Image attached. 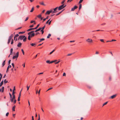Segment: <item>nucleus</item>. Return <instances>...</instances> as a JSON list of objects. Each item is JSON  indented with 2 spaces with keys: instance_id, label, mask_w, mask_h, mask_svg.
Returning <instances> with one entry per match:
<instances>
[{
  "instance_id": "nucleus-1",
  "label": "nucleus",
  "mask_w": 120,
  "mask_h": 120,
  "mask_svg": "<svg viewBox=\"0 0 120 120\" xmlns=\"http://www.w3.org/2000/svg\"><path fill=\"white\" fill-rule=\"evenodd\" d=\"M66 6V5L64 6V4H63L59 7L58 10H60L64 8Z\"/></svg>"
},
{
  "instance_id": "nucleus-2",
  "label": "nucleus",
  "mask_w": 120,
  "mask_h": 120,
  "mask_svg": "<svg viewBox=\"0 0 120 120\" xmlns=\"http://www.w3.org/2000/svg\"><path fill=\"white\" fill-rule=\"evenodd\" d=\"M19 52H16V55L12 57L13 59H15V58L17 59L19 56Z\"/></svg>"
},
{
  "instance_id": "nucleus-3",
  "label": "nucleus",
  "mask_w": 120,
  "mask_h": 120,
  "mask_svg": "<svg viewBox=\"0 0 120 120\" xmlns=\"http://www.w3.org/2000/svg\"><path fill=\"white\" fill-rule=\"evenodd\" d=\"M58 8V7H57L53 9V10L52 9H51L52 11V13H56L57 12V9Z\"/></svg>"
},
{
  "instance_id": "nucleus-4",
  "label": "nucleus",
  "mask_w": 120,
  "mask_h": 120,
  "mask_svg": "<svg viewBox=\"0 0 120 120\" xmlns=\"http://www.w3.org/2000/svg\"><path fill=\"white\" fill-rule=\"evenodd\" d=\"M25 36L20 35V36L18 38V40L20 39L21 40H22L23 38L25 37Z\"/></svg>"
},
{
  "instance_id": "nucleus-5",
  "label": "nucleus",
  "mask_w": 120,
  "mask_h": 120,
  "mask_svg": "<svg viewBox=\"0 0 120 120\" xmlns=\"http://www.w3.org/2000/svg\"><path fill=\"white\" fill-rule=\"evenodd\" d=\"M52 13V11L51 9L49 11H47L46 12L45 14L49 15L50 14V13Z\"/></svg>"
},
{
  "instance_id": "nucleus-6",
  "label": "nucleus",
  "mask_w": 120,
  "mask_h": 120,
  "mask_svg": "<svg viewBox=\"0 0 120 120\" xmlns=\"http://www.w3.org/2000/svg\"><path fill=\"white\" fill-rule=\"evenodd\" d=\"M78 7L77 6H75L74 7L72 8L71 11H74V10L77 9L78 8Z\"/></svg>"
},
{
  "instance_id": "nucleus-7",
  "label": "nucleus",
  "mask_w": 120,
  "mask_h": 120,
  "mask_svg": "<svg viewBox=\"0 0 120 120\" xmlns=\"http://www.w3.org/2000/svg\"><path fill=\"white\" fill-rule=\"evenodd\" d=\"M86 41L90 43H91L92 42L93 40L91 39L88 38L86 40Z\"/></svg>"
},
{
  "instance_id": "nucleus-8",
  "label": "nucleus",
  "mask_w": 120,
  "mask_h": 120,
  "mask_svg": "<svg viewBox=\"0 0 120 120\" xmlns=\"http://www.w3.org/2000/svg\"><path fill=\"white\" fill-rule=\"evenodd\" d=\"M116 94H115L111 96L110 98H111L112 99H113L114 98H115L116 97Z\"/></svg>"
},
{
  "instance_id": "nucleus-9",
  "label": "nucleus",
  "mask_w": 120,
  "mask_h": 120,
  "mask_svg": "<svg viewBox=\"0 0 120 120\" xmlns=\"http://www.w3.org/2000/svg\"><path fill=\"white\" fill-rule=\"evenodd\" d=\"M22 44V43L20 42L18 44L17 46L19 47H21Z\"/></svg>"
},
{
  "instance_id": "nucleus-10",
  "label": "nucleus",
  "mask_w": 120,
  "mask_h": 120,
  "mask_svg": "<svg viewBox=\"0 0 120 120\" xmlns=\"http://www.w3.org/2000/svg\"><path fill=\"white\" fill-rule=\"evenodd\" d=\"M116 40L115 39H112L111 41H106L107 42H110L113 41H116Z\"/></svg>"
},
{
  "instance_id": "nucleus-11",
  "label": "nucleus",
  "mask_w": 120,
  "mask_h": 120,
  "mask_svg": "<svg viewBox=\"0 0 120 120\" xmlns=\"http://www.w3.org/2000/svg\"><path fill=\"white\" fill-rule=\"evenodd\" d=\"M11 66L10 65H9L8 66V67L7 68V71H6L7 72V71H8V69L9 68H11Z\"/></svg>"
},
{
  "instance_id": "nucleus-12",
  "label": "nucleus",
  "mask_w": 120,
  "mask_h": 120,
  "mask_svg": "<svg viewBox=\"0 0 120 120\" xmlns=\"http://www.w3.org/2000/svg\"><path fill=\"white\" fill-rule=\"evenodd\" d=\"M11 39H12L9 38H8V42H7V43L8 44H9L10 43V41H11Z\"/></svg>"
},
{
  "instance_id": "nucleus-13",
  "label": "nucleus",
  "mask_w": 120,
  "mask_h": 120,
  "mask_svg": "<svg viewBox=\"0 0 120 120\" xmlns=\"http://www.w3.org/2000/svg\"><path fill=\"white\" fill-rule=\"evenodd\" d=\"M41 30V28H40V27L39 28L37 29L35 31H34V32H37L38 31Z\"/></svg>"
},
{
  "instance_id": "nucleus-14",
  "label": "nucleus",
  "mask_w": 120,
  "mask_h": 120,
  "mask_svg": "<svg viewBox=\"0 0 120 120\" xmlns=\"http://www.w3.org/2000/svg\"><path fill=\"white\" fill-rule=\"evenodd\" d=\"M30 45L33 46L35 47L36 45L35 43H32L30 44Z\"/></svg>"
},
{
  "instance_id": "nucleus-15",
  "label": "nucleus",
  "mask_w": 120,
  "mask_h": 120,
  "mask_svg": "<svg viewBox=\"0 0 120 120\" xmlns=\"http://www.w3.org/2000/svg\"><path fill=\"white\" fill-rule=\"evenodd\" d=\"M14 35L13 34H11V35L9 37V38L12 39V38L13 37Z\"/></svg>"
},
{
  "instance_id": "nucleus-16",
  "label": "nucleus",
  "mask_w": 120,
  "mask_h": 120,
  "mask_svg": "<svg viewBox=\"0 0 120 120\" xmlns=\"http://www.w3.org/2000/svg\"><path fill=\"white\" fill-rule=\"evenodd\" d=\"M34 32V31H31V32L28 33V35H30V34L33 33Z\"/></svg>"
},
{
  "instance_id": "nucleus-17",
  "label": "nucleus",
  "mask_w": 120,
  "mask_h": 120,
  "mask_svg": "<svg viewBox=\"0 0 120 120\" xmlns=\"http://www.w3.org/2000/svg\"><path fill=\"white\" fill-rule=\"evenodd\" d=\"M35 35V34L34 33H33L30 34V36L31 37H34V36Z\"/></svg>"
},
{
  "instance_id": "nucleus-18",
  "label": "nucleus",
  "mask_w": 120,
  "mask_h": 120,
  "mask_svg": "<svg viewBox=\"0 0 120 120\" xmlns=\"http://www.w3.org/2000/svg\"><path fill=\"white\" fill-rule=\"evenodd\" d=\"M5 60L3 62V63L2 64V66L3 67L5 64Z\"/></svg>"
},
{
  "instance_id": "nucleus-19",
  "label": "nucleus",
  "mask_w": 120,
  "mask_h": 120,
  "mask_svg": "<svg viewBox=\"0 0 120 120\" xmlns=\"http://www.w3.org/2000/svg\"><path fill=\"white\" fill-rule=\"evenodd\" d=\"M39 39L40 40V41H39V42H40L44 40H45V39L42 38V39Z\"/></svg>"
},
{
  "instance_id": "nucleus-20",
  "label": "nucleus",
  "mask_w": 120,
  "mask_h": 120,
  "mask_svg": "<svg viewBox=\"0 0 120 120\" xmlns=\"http://www.w3.org/2000/svg\"><path fill=\"white\" fill-rule=\"evenodd\" d=\"M82 7V4H80L79 6V10H80L81 8Z\"/></svg>"
},
{
  "instance_id": "nucleus-21",
  "label": "nucleus",
  "mask_w": 120,
  "mask_h": 120,
  "mask_svg": "<svg viewBox=\"0 0 120 120\" xmlns=\"http://www.w3.org/2000/svg\"><path fill=\"white\" fill-rule=\"evenodd\" d=\"M46 62L48 64H50V61L49 60H47L46 61Z\"/></svg>"
},
{
  "instance_id": "nucleus-22",
  "label": "nucleus",
  "mask_w": 120,
  "mask_h": 120,
  "mask_svg": "<svg viewBox=\"0 0 120 120\" xmlns=\"http://www.w3.org/2000/svg\"><path fill=\"white\" fill-rule=\"evenodd\" d=\"M25 33V32H19V34H23L24 33Z\"/></svg>"
},
{
  "instance_id": "nucleus-23",
  "label": "nucleus",
  "mask_w": 120,
  "mask_h": 120,
  "mask_svg": "<svg viewBox=\"0 0 120 120\" xmlns=\"http://www.w3.org/2000/svg\"><path fill=\"white\" fill-rule=\"evenodd\" d=\"M37 17H38V18H40L41 17V14H40L37 16Z\"/></svg>"
},
{
  "instance_id": "nucleus-24",
  "label": "nucleus",
  "mask_w": 120,
  "mask_h": 120,
  "mask_svg": "<svg viewBox=\"0 0 120 120\" xmlns=\"http://www.w3.org/2000/svg\"><path fill=\"white\" fill-rule=\"evenodd\" d=\"M34 7H33L32 8H31V10H30V12H33V11H34Z\"/></svg>"
},
{
  "instance_id": "nucleus-25",
  "label": "nucleus",
  "mask_w": 120,
  "mask_h": 120,
  "mask_svg": "<svg viewBox=\"0 0 120 120\" xmlns=\"http://www.w3.org/2000/svg\"><path fill=\"white\" fill-rule=\"evenodd\" d=\"M24 38V39H23V41L24 42H25L26 41V39H27V38L26 37H25Z\"/></svg>"
},
{
  "instance_id": "nucleus-26",
  "label": "nucleus",
  "mask_w": 120,
  "mask_h": 120,
  "mask_svg": "<svg viewBox=\"0 0 120 120\" xmlns=\"http://www.w3.org/2000/svg\"><path fill=\"white\" fill-rule=\"evenodd\" d=\"M45 25L44 26H43V27H41V28L40 27V28H41V30H43L45 27Z\"/></svg>"
},
{
  "instance_id": "nucleus-27",
  "label": "nucleus",
  "mask_w": 120,
  "mask_h": 120,
  "mask_svg": "<svg viewBox=\"0 0 120 120\" xmlns=\"http://www.w3.org/2000/svg\"><path fill=\"white\" fill-rule=\"evenodd\" d=\"M51 34H49L47 37V38H49L51 36Z\"/></svg>"
},
{
  "instance_id": "nucleus-28",
  "label": "nucleus",
  "mask_w": 120,
  "mask_h": 120,
  "mask_svg": "<svg viewBox=\"0 0 120 120\" xmlns=\"http://www.w3.org/2000/svg\"><path fill=\"white\" fill-rule=\"evenodd\" d=\"M3 80L0 83V86H1L3 84Z\"/></svg>"
},
{
  "instance_id": "nucleus-29",
  "label": "nucleus",
  "mask_w": 120,
  "mask_h": 120,
  "mask_svg": "<svg viewBox=\"0 0 120 120\" xmlns=\"http://www.w3.org/2000/svg\"><path fill=\"white\" fill-rule=\"evenodd\" d=\"M64 10H62L58 14H56V15H59Z\"/></svg>"
},
{
  "instance_id": "nucleus-30",
  "label": "nucleus",
  "mask_w": 120,
  "mask_h": 120,
  "mask_svg": "<svg viewBox=\"0 0 120 120\" xmlns=\"http://www.w3.org/2000/svg\"><path fill=\"white\" fill-rule=\"evenodd\" d=\"M2 75L0 73V81H1V79L2 78Z\"/></svg>"
},
{
  "instance_id": "nucleus-31",
  "label": "nucleus",
  "mask_w": 120,
  "mask_h": 120,
  "mask_svg": "<svg viewBox=\"0 0 120 120\" xmlns=\"http://www.w3.org/2000/svg\"><path fill=\"white\" fill-rule=\"evenodd\" d=\"M31 37L30 36V35H29L28 37V39L29 40H31Z\"/></svg>"
},
{
  "instance_id": "nucleus-32",
  "label": "nucleus",
  "mask_w": 120,
  "mask_h": 120,
  "mask_svg": "<svg viewBox=\"0 0 120 120\" xmlns=\"http://www.w3.org/2000/svg\"><path fill=\"white\" fill-rule=\"evenodd\" d=\"M4 86H2V90L1 91V92H3L4 91Z\"/></svg>"
},
{
  "instance_id": "nucleus-33",
  "label": "nucleus",
  "mask_w": 120,
  "mask_h": 120,
  "mask_svg": "<svg viewBox=\"0 0 120 120\" xmlns=\"http://www.w3.org/2000/svg\"><path fill=\"white\" fill-rule=\"evenodd\" d=\"M103 31V30H96L93 31H92V32H94V31Z\"/></svg>"
},
{
  "instance_id": "nucleus-34",
  "label": "nucleus",
  "mask_w": 120,
  "mask_h": 120,
  "mask_svg": "<svg viewBox=\"0 0 120 120\" xmlns=\"http://www.w3.org/2000/svg\"><path fill=\"white\" fill-rule=\"evenodd\" d=\"M12 99H14V100H15V95H13V97L12 98Z\"/></svg>"
},
{
  "instance_id": "nucleus-35",
  "label": "nucleus",
  "mask_w": 120,
  "mask_h": 120,
  "mask_svg": "<svg viewBox=\"0 0 120 120\" xmlns=\"http://www.w3.org/2000/svg\"><path fill=\"white\" fill-rule=\"evenodd\" d=\"M108 103V102L107 101V102H105V103H104L103 104V106H104V105H106L107 103Z\"/></svg>"
},
{
  "instance_id": "nucleus-36",
  "label": "nucleus",
  "mask_w": 120,
  "mask_h": 120,
  "mask_svg": "<svg viewBox=\"0 0 120 120\" xmlns=\"http://www.w3.org/2000/svg\"><path fill=\"white\" fill-rule=\"evenodd\" d=\"M39 25H40L39 24L38 25H37V26L35 27V29H37L38 28V27L39 26Z\"/></svg>"
},
{
  "instance_id": "nucleus-37",
  "label": "nucleus",
  "mask_w": 120,
  "mask_h": 120,
  "mask_svg": "<svg viewBox=\"0 0 120 120\" xmlns=\"http://www.w3.org/2000/svg\"><path fill=\"white\" fill-rule=\"evenodd\" d=\"M8 82L7 81H6V79H5L4 81V82L5 83H6Z\"/></svg>"
},
{
  "instance_id": "nucleus-38",
  "label": "nucleus",
  "mask_w": 120,
  "mask_h": 120,
  "mask_svg": "<svg viewBox=\"0 0 120 120\" xmlns=\"http://www.w3.org/2000/svg\"><path fill=\"white\" fill-rule=\"evenodd\" d=\"M14 101L13 102V103L14 104H15L16 103V99L14 100Z\"/></svg>"
},
{
  "instance_id": "nucleus-39",
  "label": "nucleus",
  "mask_w": 120,
  "mask_h": 120,
  "mask_svg": "<svg viewBox=\"0 0 120 120\" xmlns=\"http://www.w3.org/2000/svg\"><path fill=\"white\" fill-rule=\"evenodd\" d=\"M83 0H80L79 2V4H80L81 3H82L83 1Z\"/></svg>"
},
{
  "instance_id": "nucleus-40",
  "label": "nucleus",
  "mask_w": 120,
  "mask_h": 120,
  "mask_svg": "<svg viewBox=\"0 0 120 120\" xmlns=\"http://www.w3.org/2000/svg\"><path fill=\"white\" fill-rule=\"evenodd\" d=\"M40 4H41V5H45V4H44V3L43 2H41L40 3Z\"/></svg>"
},
{
  "instance_id": "nucleus-41",
  "label": "nucleus",
  "mask_w": 120,
  "mask_h": 120,
  "mask_svg": "<svg viewBox=\"0 0 120 120\" xmlns=\"http://www.w3.org/2000/svg\"><path fill=\"white\" fill-rule=\"evenodd\" d=\"M55 51V50L54 49L51 52H50L49 53L50 54H52L54 51Z\"/></svg>"
},
{
  "instance_id": "nucleus-42",
  "label": "nucleus",
  "mask_w": 120,
  "mask_h": 120,
  "mask_svg": "<svg viewBox=\"0 0 120 120\" xmlns=\"http://www.w3.org/2000/svg\"><path fill=\"white\" fill-rule=\"evenodd\" d=\"M21 51L22 53L24 55V52L23 50L22 49H21Z\"/></svg>"
},
{
  "instance_id": "nucleus-43",
  "label": "nucleus",
  "mask_w": 120,
  "mask_h": 120,
  "mask_svg": "<svg viewBox=\"0 0 120 120\" xmlns=\"http://www.w3.org/2000/svg\"><path fill=\"white\" fill-rule=\"evenodd\" d=\"M41 34H43L44 32V31L43 30H41Z\"/></svg>"
},
{
  "instance_id": "nucleus-44",
  "label": "nucleus",
  "mask_w": 120,
  "mask_h": 120,
  "mask_svg": "<svg viewBox=\"0 0 120 120\" xmlns=\"http://www.w3.org/2000/svg\"><path fill=\"white\" fill-rule=\"evenodd\" d=\"M15 108H14V107H13L12 108V111H15Z\"/></svg>"
},
{
  "instance_id": "nucleus-45",
  "label": "nucleus",
  "mask_w": 120,
  "mask_h": 120,
  "mask_svg": "<svg viewBox=\"0 0 120 120\" xmlns=\"http://www.w3.org/2000/svg\"><path fill=\"white\" fill-rule=\"evenodd\" d=\"M13 43V39H11V44H12Z\"/></svg>"
},
{
  "instance_id": "nucleus-46",
  "label": "nucleus",
  "mask_w": 120,
  "mask_h": 120,
  "mask_svg": "<svg viewBox=\"0 0 120 120\" xmlns=\"http://www.w3.org/2000/svg\"><path fill=\"white\" fill-rule=\"evenodd\" d=\"M56 60H54V61H50V64H51V63H52L54 62H55L56 61Z\"/></svg>"
},
{
  "instance_id": "nucleus-47",
  "label": "nucleus",
  "mask_w": 120,
  "mask_h": 120,
  "mask_svg": "<svg viewBox=\"0 0 120 120\" xmlns=\"http://www.w3.org/2000/svg\"><path fill=\"white\" fill-rule=\"evenodd\" d=\"M100 40L102 42H104V40L103 39H101Z\"/></svg>"
},
{
  "instance_id": "nucleus-48",
  "label": "nucleus",
  "mask_w": 120,
  "mask_h": 120,
  "mask_svg": "<svg viewBox=\"0 0 120 120\" xmlns=\"http://www.w3.org/2000/svg\"><path fill=\"white\" fill-rule=\"evenodd\" d=\"M32 30V28H30V29H28L27 30V31H30L31 30Z\"/></svg>"
},
{
  "instance_id": "nucleus-49",
  "label": "nucleus",
  "mask_w": 120,
  "mask_h": 120,
  "mask_svg": "<svg viewBox=\"0 0 120 120\" xmlns=\"http://www.w3.org/2000/svg\"><path fill=\"white\" fill-rule=\"evenodd\" d=\"M60 61V60H59L56 62H55V64H57Z\"/></svg>"
},
{
  "instance_id": "nucleus-50",
  "label": "nucleus",
  "mask_w": 120,
  "mask_h": 120,
  "mask_svg": "<svg viewBox=\"0 0 120 120\" xmlns=\"http://www.w3.org/2000/svg\"><path fill=\"white\" fill-rule=\"evenodd\" d=\"M41 89H40L38 91V93L39 94H40V92L41 91Z\"/></svg>"
},
{
  "instance_id": "nucleus-51",
  "label": "nucleus",
  "mask_w": 120,
  "mask_h": 120,
  "mask_svg": "<svg viewBox=\"0 0 120 120\" xmlns=\"http://www.w3.org/2000/svg\"><path fill=\"white\" fill-rule=\"evenodd\" d=\"M22 28V27H19L18 28L15 29V30L20 29H21Z\"/></svg>"
},
{
  "instance_id": "nucleus-52",
  "label": "nucleus",
  "mask_w": 120,
  "mask_h": 120,
  "mask_svg": "<svg viewBox=\"0 0 120 120\" xmlns=\"http://www.w3.org/2000/svg\"><path fill=\"white\" fill-rule=\"evenodd\" d=\"M66 0H63L61 3V4H63V3L65 2Z\"/></svg>"
},
{
  "instance_id": "nucleus-53",
  "label": "nucleus",
  "mask_w": 120,
  "mask_h": 120,
  "mask_svg": "<svg viewBox=\"0 0 120 120\" xmlns=\"http://www.w3.org/2000/svg\"><path fill=\"white\" fill-rule=\"evenodd\" d=\"M28 18H29V17H27L26 18V19H25V21H27L28 20Z\"/></svg>"
},
{
  "instance_id": "nucleus-54",
  "label": "nucleus",
  "mask_w": 120,
  "mask_h": 120,
  "mask_svg": "<svg viewBox=\"0 0 120 120\" xmlns=\"http://www.w3.org/2000/svg\"><path fill=\"white\" fill-rule=\"evenodd\" d=\"M30 87V86H26V87L27 88V90H29V88Z\"/></svg>"
},
{
  "instance_id": "nucleus-55",
  "label": "nucleus",
  "mask_w": 120,
  "mask_h": 120,
  "mask_svg": "<svg viewBox=\"0 0 120 120\" xmlns=\"http://www.w3.org/2000/svg\"><path fill=\"white\" fill-rule=\"evenodd\" d=\"M12 66H13L14 68V64L13 63H12L11 64Z\"/></svg>"
},
{
  "instance_id": "nucleus-56",
  "label": "nucleus",
  "mask_w": 120,
  "mask_h": 120,
  "mask_svg": "<svg viewBox=\"0 0 120 120\" xmlns=\"http://www.w3.org/2000/svg\"><path fill=\"white\" fill-rule=\"evenodd\" d=\"M52 88H53L52 87L50 88H49L46 91H48L49 90H50L52 89Z\"/></svg>"
},
{
  "instance_id": "nucleus-57",
  "label": "nucleus",
  "mask_w": 120,
  "mask_h": 120,
  "mask_svg": "<svg viewBox=\"0 0 120 120\" xmlns=\"http://www.w3.org/2000/svg\"><path fill=\"white\" fill-rule=\"evenodd\" d=\"M87 87L89 89H91V86H87Z\"/></svg>"
},
{
  "instance_id": "nucleus-58",
  "label": "nucleus",
  "mask_w": 120,
  "mask_h": 120,
  "mask_svg": "<svg viewBox=\"0 0 120 120\" xmlns=\"http://www.w3.org/2000/svg\"><path fill=\"white\" fill-rule=\"evenodd\" d=\"M19 34H17L15 36L16 37H18L19 36Z\"/></svg>"
},
{
  "instance_id": "nucleus-59",
  "label": "nucleus",
  "mask_w": 120,
  "mask_h": 120,
  "mask_svg": "<svg viewBox=\"0 0 120 120\" xmlns=\"http://www.w3.org/2000/svg\"><path fill=\"white\" fill-rule=\"evenodd\" d=\"M13 49L12 48H11V49H10V52H13Z\"/></svg>"
},
{
  "instance_id": "nucleus-60",
  "label": "nucleus",
  "mask_w": 120,
  "mask_h": 120,
  "mask_svg": "<svg viewBox=\"0 0 120 120\" xmlns=\"http://www.w3.org/2000/svg\"><path fill=\"white\" fill-rule=\"evenodd\" d=\"M11 61V60H9L8 61V64L9 65L10 64Z\"/></svg>"
},
{
  "instance_id": "nucleus-61",
  "label": "nucleus",
  "mask_w": 120,
  "mask_h": 120,
  "mask_svg": "<svg viewBox=\"0 0 120 120\" xmlns=\"http://www.w3.org/2000/svg\"><path fill=\"white\" fill-rule=\"evenodd\" d=\"M52 21V20H51L50 21L48 22V24L49 25H50L51 24V23Z\"/></svg>"
},
{
  "instance_id": "nucleus-62",
  "label": "nucleus",
  "mask_w": 120,
  "mask_h": 120,
  "mask_svg": "<svg viewBox=\"0 0 120 120\" xmlns=\"http://www.w3.org/2000/svg\"><path fill=\"white\" fill-rule=\"evenodd\" d=\"M15 92L14 91H13L12 92V95H14V94H15Z\"/></svg>"
},
{
  "instance_id": "nucleus-63",
  "label": "nucleus",
  "mask_w": 120,
  "mask_h": 120,
  "mask_svg": "<svg viewBox=\"0 0 120 120\" xmlns=\"http://www.w3.org/2000/svg\"><path fill=\"white\" fill-rule=\"evenodd\" d=\"M35 22V21H34L32 20V21H30V23H32L33 22Z\"/></svg>"
},
{
  "instance_id": "nucleus-64",
  "label": "nucleus",
  "mask_w": 120,
  "mask_h": 120,
  "mask_svg": "<svg viewBox=\"0 0 120 120\" xmlns=\"http://www.w3.org/2000/svg\"><path fill=\"white\" fill-rule=\"evenodd\" d=\"M66 75V74L65 73H64L63 74V76H65Z\"/></svg>"
}]
</instances>
